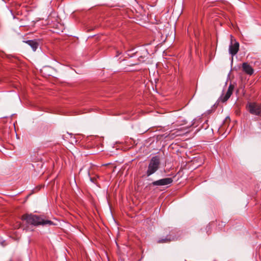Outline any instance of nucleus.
I'll list each match as a JSON object with an SVG mask.
<instances>
[{
  "label": "nucleus",
  "mask_w": 261,
  "mask_h": 261,
  "mask_svg": "<svg viewBox=\"0 0 261 261\" xmlns=\"http://www.w3.org/2000/svg\"><path fill=\"white\" fill-rule=\"evenodd\" d=\"M243 71L246 73L251 75L253 73V69L251 66L248 64L247 63H244L242 65Z\"/></svg>",
  "instance_id": "0eeeda50"
},
{
  "label": "nucleus",
  "mask_w": 261,
  "mask_h": 261,
  "mask_svg": "<svg viewBox=\"0 0 261 261\" xmlns=\"http://www.w3.org/2000/svg\"><path fill=\"white\" fill-rule=\"evenodd\" d=\"M176 239L175 238H172V239L170 238V237H169V236H167L164 239H159L158 241V243H168V242H169L171 241H174Z\"/></svg>",
  "instance_id": "1a4fd4ad"
},
{
  "label": "nucleus",
  "mask_w": 261,
  "mask_h": 261,
  "mask_svg": "<svg viewBox=\"0 0 261 261\" xmlns=\"http://www.w3.org/2000/svg\"><path fill=\"white\" fill-rule=\"evenodd\" d=\"M22 220L26 221L28 224L34 225H53L50 220H45L43 216H39L35 215L25 214L22 216Z\"/></svg>",
  "instance_id": "f257e3e1"
},
{
  "label": "nucleus",
  "mask_w": 261,
  "mask_h": 261,
  "mask_svg": "<svg viewBox=\"0 0 261 261\" xmlns=\"http://www.w3.org/2000/svg\"><path fill=\"white\" fill-rule=\"evenodd\" d=\"M192 124H190L186 127H184L185 129H188Z\"/></svg>",
  "instance_id": "9d476101"
},
{
  "label": "nucleus",
  "mask_w": 261,
  "mask_h": 261,
  "mask_svg": "<svg viewBox=\"0 0 261 261\" xmlns=\"http://www.w3.org/2000/svg\"><path fill=\"white\" fill-rule=\"evenodd\" d=\"M160 162L158 156H155L151 158L146 171L148 176L155 173L159 169Z\"/></svg>",
  "instance_id": "f03ea898"
},
{
  "label": "nucleus",
  "mask_w": 261,
  "mask_h": 261,
  "mask_svg": "<svg viewBox=\"0 0 261 261\" xmlns=\"http://www.w3.org/2000/svg\"><path fill=\"white\" fill-rule=\"evenodd\" d=\"M247 109L251 114L261 116V104L250 102L247 105Z\"/></svg>",
  "instance_id": "7ed1b4c3"
},
{
  "label": "nucleus",
  "mask_w": 261,
  "mask_h": 261,
  "mask_svg": "<svg viewBox=\"0 0 261 261\" xmlns=\"http://www.w3.org/2000/svg\"><path fill=\"white\" fill-rule=\"evenodd\" d=\"M234 85L230 84L228 88L226 93L225 94H222L220 98V100L223 102L226 101L230 97L234 90Z\"/></svg>",
  "instance_id": "20e7f679"
},
{
  "label": "nucleus",
  "mask_w": 261,
  "mask_h": 261,
  "mask_svg": "<svg viewBox=\"0 0 261 261\" xmlns=\"http://www.w3.org/2000/svg\"><path fill=\"white\" fill-rule=\"evenodd\" d=\"M173 179L171 178H165L152 182L153 186H166L171 184Z\"/></svg>",
  "instance_id": "39448f33"
},
{
  "label": "nucleus",
  "mask_w": 261,
  "mask_h": 261,
  "mask_svg": "<svg viewBox=\"0 0 261 261\" xmlns=\"http://www.w3.org/2000/svg\"><path fill=\"white\" fill-rule=\"evenodd\" d=\"M25 42L30 45L34 51H35L38 47V43L35 40H28Z\"/></svg>",
  "instance_id": "6e6552de"
},
{
  "label": "nucleus",
  "mask_w": 261,
  "mask_h": 261,
  "mask_svg": "<svg viewBox=\"0 0 261 261\" xmlns=\"http://www.w3.org/2000/svg\"><path fill=\"white\" fill-rule=\"evenodd\" d=\"M231 44L229 45V53L232 56L235 55L238 51L239 48V43L238 42H235L234 43H233L232 42V36H231Z\"/></svg>",
  "instance_id": "423d86ee"
}]
</instances>
